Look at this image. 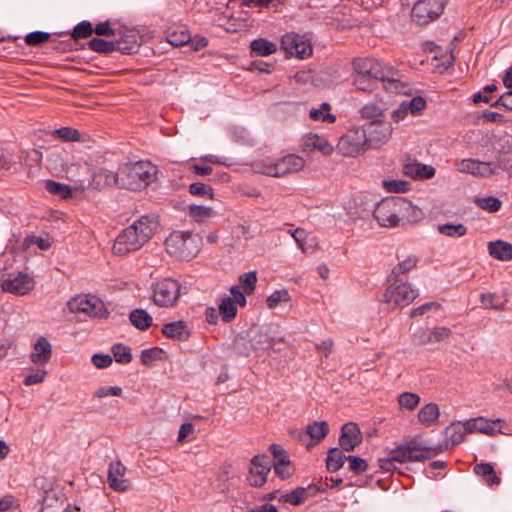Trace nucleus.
<instances>
[{
    "label": "nucleus",
    "instance_id": "f257e3e1",
    "mask_svg": "<svg viewBox=\"0 0 512 512\" xmlns=\"http://www.w3.org/2000/svg\"><path fill=\"white\" fill-rule=\"evenodd\" d=\"M418 212L416 207L403 197H387L377 203L373 215L380 226L395 228L415 221Z\"/></svg>",
    "mask_w": 512,
    "mask_h": 512
},
{
    "label": "nucleus",
    "instance_id": "f03ea898",
    "mask_svg": "<svg viewBox=\"0 0 512 512\" xmlns=\"http://www.w3.org/2000/svg\"><path fill=\"white\" fill-rule=\"evenodd\" d=\"M157 227L158 221L155 217L141 216L118 235L112 248L113 252L117 255H126L140 249L149 241Z\"/></svg>",
    "mask_w": 512,
    "mask_h": 512
},
{
    "label": "nucleus",
    "instance_id": "7ed1b4c3",
    "mask_svg": "<svg viewBox=\"0 0 512 512\" xmlns=\"http://www.w3.org/2000/svg\"><path fill=\"white\" fill-rule=\"evenodd\" d=\"M356 76H363L375 81H381L385 90L395 93L404 92L406 85L399 72L389 66H383L377 60L368 57H359L353 61Z\"/></svg>",
    "mask_w": 512,
    "mask_h": 512
},
{
    "label": "nucleus",
    "instance_id": "20e7f679",
    "mask_svg": "<svg viewBox=\"0 0 512 512\" xmlns=\"http://www.w3.org/2000/svg\"><path fill=\"white\" fill-rule=\"evenodd\" d=\"M441 450V447L423 446L416 439H413L390 450L386 457L380 458L379 467L386 472L394 471L397 468L396 463L424 461L437 455Z\"/></svg>",
    "mask_w": 512,
    "mask_h": 512
},
{
    "label": "nucleus",
    "instance_id": "39448f33",
    "mask_svg": "<svg viewBox=\"0 0 512 512\" xmlns=\"http://www.w3.org/2000/svg\"><path fill=\"white\" fill-rule=\"evenodd\" d=\"M156 174V166L147 161L124 164L119 167L120 188L141 190L154 181Z\"/></svg>",
    "mask_w": 512,
    "mask_h": 512
},
{
    "label": "nucleus",
    "instance_id": "423d86ee",
    "mask_svg": "<svg viewBox=\"0 0 512 512\" xmlns=\"http://www.w3.org/2000/svg\"><path fill=\"white\" fill-rule=\"evenodd\" d=\"M201 245L202 238L199 234L185 231H174L165 240L167 252L186 261L199 253Z\"/></svg>",
    "mask_w": 512,
    "mask_h": 512
},
{
    "label": "nucleus",
    "instance_id": "0eeeda50",
    "mask_svg": "<svg viewBox=\"0 0 512 512\" xmlns=\"http://www.w3.org/2000/svg\"><path fill=\"white\" fill-rule=\"evenodd\" d=\"M305 166V160L295 154H288L276 160L265 159L254 164L256 172L270 177H284L297 173Z\"/></svg>",
    "mask_w": 512,
    "mask_h": 512
},
{
    "label": "nucleus",
    "instance_id": "6e6552de",
    "mask_svg": "<svg viewBox=\"0 0 512 512\" xmlns=\"http://www.w3.org/2000/svg\"><path fill=\"white\" fill-rule=\"evenodd\" d=\"M390 285L382 295V302L389 309H397L408 306L416 297L417 291L411 284L402 282V280L389 278Z\"/></svg>",
    "mask_w": 512,
    "mask_h": 512
},
{
    "label": "nucleus",
    "instance_id": "1a4fd4ad",
    "mask_svg": "<svg viewBox=\"0 0 512 512\" xmlns=\"http://www.w3.org/2000/svg\"><path fill=\"white\" fill-rule=\"evenodd\" d=\"M336 148L345 157H356L370 150L363 126L348 130L339 138Z\"/></svg>",
    "mask_w": 512,
    "mask_h": 512
},
{
    "label": "nucleus",
    "instance_id": "9d476101",
    "mask_svg": "<svg viewBox=\"0 0 512 512\" xmlns=\"http://www.w3.org/2000/svg\"><path fill=\"white\" fill-rule=\"evenodd\" d=\"M445 5L446 0H418L412 8V20L427 25L443 13Z\"/></svg>",
    "mask_w": 512,
    "mask_h": 512
},
{
    "label": "nucleus",
    "instance_id": "9b49d317",
    "mask_svg": "<svg viewBox=\"0 0 512 512\" xmlns=\"http://www.w3.org/2000/svg\"><path fill=\"white\" fill-rule=\"evenodd\" d=\"M73 313H84L90 317H105L107 311L101 299L94 295H78L68 302Z\"/></svg>",
    "mask_w": 512,
    "mask_h": 512
},
{
    "label": "nucleus",
    "instance_id": "f8f14e48",
    "mask_svg": "<svg viewBox=\"0 0 512 512\" xmlns=\"http://www.w3.org/2000/svg\"><path fill=\"white\" fill-rule=\"evenodd\" d=\"M181 285L174 279H164L155 284L153 288V300L159 307L174 306L180 296Z\"/></svg>",
    "mask_w": 512,
    "mask_h": 512
},
{
    "label": "nucleus",
    "instance_id": "ddd939ff",
    "mask_svg": "<svg viewBox=\"0 0 512 512\" xmlns=\"http://www.w3.org/2000/svg\"><path fill=\"white\" fill-rule=\"evenodd\" d=\"M369 149H378L386 144L393 132L389 121L375 120L363 125Z\"/></svg>",
    "mask_w": 512,
    "mask_h": 512
},
{
    "label": "nucleus",
    "instance_id": "4468645a",
    "mask_svg": "<svg viewBox=\"0 0 512 512\" xmlns=\"http://www.w3.org/2000/svg\"><path fill=\"white\" fill-rule=\"evenodd\" d=\"M0 286L3 292L24 296L34 289L35 281L28 273L18 271L8 274Z\"/></svg>",
    "mask_w": 512,
    "mask_h": 512
},
{
    "label": "nucleus",
    "instance_id": "2eb2a0df",
    "mask_svg": "<svg viewBox=\"0 0 512 512\" xmlns=\"http://www.w3.org/2000/svg\"><path fill=\"white\" fill-rule=\"evenodd\" d=\"M460 173H467L478 178H488L497 173V166L492 162L479 161L477 159H463L456 165Z\"/></svg>",
    "mask_w": 512,
    "mask_h": 512
},
{
    "label": "nucleus",
    "instance_id": "dca6fc26",
    "mask_svg": "<svg viewBox=\"0 0 512 512\" xmlns=\"http://www.w3.org/2000/svg\"><path fill=\"white\" fill-rule=\"evenodd\" d=\"M282 48L290 55L306 58L312 54V46L303 36L296 33H286L281 39Z\"/></svg>",
    "mask_w": 512,
    "mask_h": 512
},
{
    "label": "nucleus",
    "instance_id": "f3484780",
    "mask_svg": "<svg viewBox=\"0 0 512 512\" xmlns=\"http://www.w3.org/2000/svg\"><path fill=\"white\" fill-rule=\"evenodd\" d=\"M271 470V461L268 456H254L250 463L247 480L253 487H262Z\"/></svg>",
    "mask_w": 512,
    "mask_h": 512
},
{
    "label": "nucleus",
    "instance_id": "a211bd4d",
    "mask_svg": "<svg viewBox=\"0 0 512 512\" xmlns=\"http://www.w3.org/2000/svg\"><path fill=\"white\" fill-rule=\"evenodd\" d=\"M467 422L468 433H482L487 436H496L501 431V423L504 420L498 418L496 420L486 419L484 417H476L469 419Z\"/></svg>",
    "mask_w": 512,
    "mask_h": 512
},
{
    "label": "nucleus",
    "instance_id": "6ab92c4d",
    "mask_svg": "<svg viewBox=\"0 0 512 512\" xmlns=\"http://www.w3.org/2000/svg\"><path fill=\"white\" fill-rule=\"evenodd\" d=\"M126 467L120 461L111 462L108 468V484L111 489L117 492L127 491L131 484L125 478Z\"/></svg>",
    "mask_w": 512,
    "mask_h": 512
},
{
    "label": "nucleus",
    "instance_id": "aec40b11",
    "mask_svg": "<svg viewBox=\"0 0 512 512\" xmlns=\"http://www.w3.org/2000/svg\"><path fill=\"white\" fill-rule=\"evenodd\" d=\"M403 174L414 180L430 179L435 175V168L418 162L415 159L407 158L402 167Z\"/></svg>",
    "mask_w": 512,
    "mask_h": 512
},
{
    "label": "nucleus",
    "instance_id": "412c9836",
    "mask_svg": "<svg viewBox=\"0 0 512 512\" xmlns=\"http://www.w3.org/2000/svg\"><path fill=\"white\" fill-rule=\"evenodd\" d=\"M426 107L424 98L417 96L411 100L403 101L397 109L392 113V119L395 122L404 120L408 114L413 116L419 115Z\"/></svg>",
    "mask_w": 512,
    "mask_h": 512
},
{
    "label": "nucleus",
    "instance_id": "4be33fe9",
    "mask_svg": "<svg viewBox=\"0 0 512 512\" xmlns=\"http://www.w3.org/2000/svg\"><path fill=\"white\" fill-rule=\"evenodd\" d=\"M52 357V346L44 337L40 336L33 344L30 361L37 366L46 365Z\"/></svg>",
    "mask_w": 512,
    "mask_h": 512
},
{
    "label": "nucleus",
    "instance_id": "5701e85b",
    "mask_svg": "<svg viewBox=\"0 0 512 512\" xmlns=\"http://www.w3.org/2000/svg\"><path fill=\"white\" fill-rule=\"evenodd\" d=\"M469 434L467 430V422H456L451 423L446 429H445V443L444 446L439 445L438 447H441V451L447 450L449 448H452L461 442H463L465 435Z\"/></svg>",
    "mask_w": 512,
    "mask_h": 512
},
{
    "label": "nucleus",
    "instance_id": "b1692460",
    "mask_svg": "<svg viewBox=\"0 0 512 512\" xmlns=\"http://www.w3.org/2000/svg\"><path fill=\"white\" fill-rule=\"evenodd\" d=\"M361 440L360 430L355 423H346L342 426L339 444L344 451H353Z\"/></svg>",
    "mask_w": 512,
    "mask_h": 512
},
{
    "label": "nucleus",
    "instance_id": "393cba45",
    "mask_svg": "<svg viewBox=\"0 0 512 512\" xmlns=\"http://www.w3.org/2000/svg\"><path fill=\"white\" fill-rule=\"evenodd\" d=\"M303 149L305 151L317 150L323 155H330L334 150V146L325 136L316 133H308L303 138Z\"/></svg>",
    "mask_w": 512,
    "mask_h": 512
},
{
    "label": "nucleus",
    "instance_id": "a878e982",
    "mask_svg": "<svg viewBox=\"0 0 512 512\" xmlns=\"http://www.w3.org/2000/svg\"><path fill=\"white\" fill-rule=\"evenodd\" d=\"M440 410L436 403H428L420 408L418 421L425 427H431L439 422Z\"/></svg>",
    "mask_w": 512,
    "mask_h": 512
},
{
    "label": "nucleus",
    "instance_id": "bb28decb",
    "mask_svg": "<svg viewBox=\"0 0 512 512\" xmlns=\"http://www.w3.org/2000/svg\"><path fill=\"white\" fill-rule=\"evenodd\" d=\"M162 333L173 340H186L188 339L190 332L187 324L184 321H175L167 323L162 328Z\"/></svg>",
    "mask_w": 512,
    "mask_h": 512
},
{
    "label": "nucleus",
    "instance_id": "cd10ccee",
    "mask_svg": "<svg viewBox=\"0 0 512 512\" xmlns=\"http://www.w3.org/2000/svg\"><path fill=\"white\" fill-rule=\"evenodd\" d=\"M490 256L500 261H509L512 259V245L508 242L497 240L488 243Z\"/></svg>",
    "mask_w": 512,
    "mask_h": 512
},
{
    "label": "nucleus",
    "instance_id": "c85d7f7f",
    "mask_svg": "<svg viewBox=\"0 0 512 512\" xmlns=\"http://www.w3.org/2000/svg\"><path fill=\"white\" fill-rule=\"evenodd\" d=\"M187 215L197 223H206L214 218L217 213L211 207L202 205H189L187 207Z\"/></svg>",
    "mask_w": 512,
    "mask_h": 512
},
{
    "label": "nucleus",
    "instance_id": "c756f323",
    "mask_svg": "<svg viewBox=\"0 0 512 512\" xmlns=\"http://www.w3.org/2000/svg\"><path fill=\"white\" fill-rule=\"evenodd\" d=\"M452 331L447 327H434L424 332L420 337L421 344H432L449 339Z\"/></svg>",
    "mask_w": 512,
    "mask_h": 512
},
{
    "label": "nucleus",
    "instance_id": "7c9ffc66",
    "mask_svg": "<svg viewBox=\"0 0 512 512\" xmlns=\"http://www.w3.org/2000/svg\"><path fill=\"white\" fill-rule=\"evenodd\" d=\"M418 262L419 259L415 255H410L406 257L404 260L400 261L397 265L393 267L389 278L402 280L401 277L406 275L412 269H414L417 266Z\"/></svg>",
    "mask_w": 512,
    "mask_h": 512
},
{
    "label": "nucleus",
    "instance_id": "2f4dec72",
    "mask_svg": "<svg viewBox=\"0 0 512 512\" xmlns=\"http://www.w3.org/2000/svg\"><path fill=\"white\" fill-rule=\"evenodd\" d=\"M331 105L323 102L319 107H313L309 111V117L313 121H321L326 123H334L336 116L330 113Z\"/></svg>",
    "mask_w": 512,
    "mask_h": 512
},
{
    "label": "nucleus",
    "instance_id": "473e14b6",
    "mask_svg": "<svg viewBox=\"0 0 512 512\" xmlns=\"http://www.w3.org/2000/svg\"><path fill=\"white\" fill-rule=\"evenodd\" d=\"M252 56H269L276 52L277 46L264 38L253 40L250 44Z\"/></svg>",
    "mask_w": 512,
    "mask_h": 512
},
{
    "label": "nucleus",
    "instance_id": "72a5a7b5",
    "mask_svg": "<svg viewBox=\"0 0 512 512\" xmlns=\"http://www.w3.org/2000/svg\"><path fill=\"white\" fill-rule=\"evenodd\" d=\"M93 181L98 187L112 185L120 187L119 169L117 172L101 169L94 175Z\"/></svg>",
    "mask_w": 512,
    "mask_h": 512
},
{
    "label": "nucleus",
    "instance_id": "f704fd0d",
    "mask_svg": "<svg viewBox=\"0 0 512 512\" xmlns=\"http://www.w3.org/2000/svg\"><path fill=\"white\" fill-rule=\"evenodd\" d=\"M474 472L481 476L489 486L498 485L500 477L496 475L493 466L489 463H479L474 466Z\"/></svg>",
    "mask_w": 512,
    "mask_h": 512
},
{
    "label": "nucleus",
    "instance_id": "c9c22d12",
    "mask_svg": "<svg viewBox=\"0 0 512 512\" xmlns=\"http://www.w3.org/2000/svg\"><path fill=\"white\" fill-rule=\"evenodd\" d=\"M274 345L268 331L258 330L251 336V348L254 352L265 350Z\"/></svg>",
    "mask_w": 512,
    "mask_h": 512
},
{
    "label": "nucleus",
    "instance_id": "e433bc0d",
    "mask_svg": "<svg viewBox=\"0 0 512 512\" xmlns=\"http://www.w3.org/2000/svg\"><path fill=\"white\" fill-rule=\"evenodd\" d=\"M309 497L308 489L304 487H297L289 493L281 494L279 502L289 503L291 505H300Z\"/></svg>",
    "mask_w": 512,
    "mask_h": 512
},
{
    "label": "nucleus",
    "instance_id": "4c0bfd02",
    "mask_svg": "<svg viewBox=\"0 0 512 512\" xmlns=\"http://www.w3.org/2000/svg\"><path fill=\"white\" fill-rule=\"evenodd\" d=\"M44 188L52 195L58 196L61 199H68L72 196V188L66 184H62L53 180H46Z\"/></svg>",
    "mask_w": 512,
    "mask_h": 512
},
{
    "label": "nucleus",
    "instance_id": "58836bf2",
    "mask_svg": "<svg viewBox=\"0 0 512 512\" xmlns=\"http://www.w3.org/2000/svg\"><path fill=\"white\" fill-rule=\"evenodd\" d=\"M131 323L139 330H146L152 325V317L143 309H135L130 315Z\"/></svg>",
    "mask_w": 512,
    "mask_h": 512
},
{
    "label": "nucleus",
    "instance_id": "ea45409f",
    "mask_svg": "<svg viewBox=\"0 0 512 512\" xmlns=\"http://www.w3.org/2000/svg\"><path fill=\"white\" fill-rule=\"evenodd\" d=\"M347 461L345 454L338 448H332L328 452L326 465L327 469L335 472L338 471Z\"/></svg>",
    "mask_w": 512,
    "mask_h": 512
},
{
    "label": "nucleus",
    "instance_id": "a19ab883",
    "mask_svg": "<svg viewBox=\"0 0 512 512\" xmlns=\"http://www.w3.org/2000/svg\"><path fill=\"white\" fill-rule=\"evenodd\" d=\"M219 314L226 323L231 322L236 317L237 305L232 301V298L226 297L222 299L219 304Z\"/></svg>",
    "mask_w": 512,
    "mask_h": 512
},
{
    "label": "nucleus",
    "instance_id": "79ce46f5",
    "mask_svg": "<svg viewBox=\"0 0 512 512\" xmlns=\"http://www.w3.org/2000/svg\"><path fill=\"white\" fill-rule=\"evenodd\" d=\"M329 432V425L326 421L314 422L307 426L306 433L315 440V443H319Z\"/></svg>",
    "mask_w": 512,
    "mask_h": 512
},
{
    "label": "nucleus",
    "instance_id": "37998d69",
    "mask_svg": "<svg viewBox=\"0 0 512 512\" xmlns=\"http://www.w3.org/2000/svg\"><path fill=\"white\" fill-rule=\"evenodd\" d=\"M397 403L401 409L413 411L420 403V396L413 392H403L398 395Z\"/></svg>",
    "mask_w": 512,
    "mask_h": 512
},
{
    "label": "nucleus",
    "instance_id": "c03bdc74",
    "mask_svg": "<svg viewBox=\"0 0 512 512\" xmlns=\"http://www.w3.org/2000/svg\"><path fill=\"white\" fill-rule=\"evenodd\" d=\"M437 230L440 234L451 238H459L467 233V227L463 224H440Z\"/></svg>",
    "mask_w": 512,
    "mask_h": 512
},
{
    "label": "nucleus",
    "instance_id": "a18cd8bd",
    "mask_svg": "<svg viewBox=\"0 0 512 512\" xmlns=\"http://www.w3.org/2000/svg\"><path fill=\"white\" fill-rule=\"evenodd\" d=\"M497 169L507 171L512 176V146L503 147L497 155Z\"/></svg>",
    "mask_w": 512,
    "mask_h": 512
},
{
    "label": "nucleus",
    "instance_id": "49530a36",
    "mask_svg": "<svg viewBox=\"0 0 512 512\" xmlns=\"http://www.w3.org/2000/svg\"><path fill=\"white\" fill-rule=\"evenodd\" d=\"M88 47H89V49H91L94 52L105 53V54H108V53H111V52L117 50L116 43L106 41L101 38L91 39L88 43Z\"/></svg>",
    "mask_w": 512,
    "mask_h": 512
},
{
    "label": "nucleus",
    "instance_id": "de8ad7c7",
    "mask_svg": "<svg viewBox=\"0 0 512 512\" xmlns=\"http://www.w3.org/2000/svg\"><path fill=\"white\" fill-rule=\"evenodd\" d=\"M475 203L477 204L478 207L489 213L497 212L502 206V202L494 196L477 198L475 200Z\"/></svg>",
    "mask_w": 512,
    "mask_h": 512
},
{
    "label": "nucleus",
    "instance_id": "09e8293b",
    "mask_svg": "<svg viewBox=\"0 0 512 512\" xmlns=\"http://www.w3.org/2000/svg\"><path fill=\"white\" fill-rule=\"evenodd\" d=\"M383 187L391 193H405L410 189V183L405 180L390 179L383 181Z\"/></svg>",
    "mask_w": 512,
    "mask_h": 512
},
{
    "label": "nucleus",
    "instance_id": "8fccbe9b",
    "mask_svg": "<svg viewBox=\"0 0 512 512\" xmlns=\"http://www.w3.org/2000/svg\"><path fill=\"white\" fill-rule=\"evenodd\" d=\"M113 357L116 362L127 364L132 360L130 348L123 344H115L112 347Z\"/></svg>",
    "mask_w": 512,
    "mask_h": 512
},
{
    "label": "nucleus",
    "instance_id": "3c124183",
    "mask_svg": "<svg viewBox=\"0 0 512 512\" xmlns=\"http://www.w3.org/2000/svg\"><path fill=\"white\" fill-rule=\"evenodd\" d=\"M384 107L378 103L371 102L364 105L360 110V115L364 119H375L382 115Z\"/></svg>",
    "mask_w": 512,
    "mask_h": 512
},
{
    "label": "nucleus",
    "instance_id": "603ef678",
    "mask_svg": "<svg viewBox=\"0 0 512 512\" xmlns=\"http://www.w3.org/2000/svg\"><path fill=\"white\" fill-rule=\"evenodd\" d=\"M117 50L124 54H131L138 48V42L135 35L126 36L116 42Z\"/></svg>",
    "mask_w": 512,
    "mask_h": 512
},
{
    "label": "nucleus",
    "instance_id": "864d4df0",
    "mask_svg": "<svg viewBox=\"0 0 512 512\" xmlns=\"http://www.w3.org/2000/svg\"><path fill=\"white\" fill-rule=\"evenodd\" d=\"M93 33V26L91 22L84 20L78 23L72 32V38L75 40L83 39L91 36Z\"/></svg>",
    "mask_w": 512,
    "mask_h": 512
},
{
    "label": "nucleus",
    "instance_id": "5fc2aeb1",
    "mask_svg": "<svg viewBox=\"0 0 512 512\" xmlns=\"http://www.w3.org/2000/svg\"><path fill=\"white\" fill-rule=\"evenodd\" d=\"M480 302L485 309L503 310L504 303L499 301L493 293H483L480 296Z\"/></svg>",
    "mask_w": 512,
    "mask_h": 512
},
{
    "label": "nucleus",
    "instance_id": "6e6d98bb",
    "mask_svg": "<svg viewBox=\"0 0 512 512\" xmlns=\"http://www.w3.org/2000/svg\"><path fill=\"white\" fill-rule=\"evenodd\" d=\"M290 295L287 290H276L270 296H268L266 302L270 309L276 308L281 302H288Z\"/></svg>",
    "mask_w": 512,
    "mask_h": 512
},
{
    "label": "nucleus",
    "instance_id": "4d7b16f0",
    "mask_svg": "<svg viewBox=\"0 0 512 512\" xmlns=\"http://www.w3.org/2000/svg\"><path fill=\"white\" fill-rule=\"evenodd\" d=\"M52 135L63 141H78L80 139V133L71 127L56 129L52 132Z\"/></svg>",
    "mask_w": 512,
    "mask_h": 512
},
{
    "label": "nucleus",
    "instance_id": "13d9d810",
    "mask_svg": "<svg viewBox=\"0 0 512 512\" xmlns=\"http://www.w3.org/2000/svg\"><path fill=\"white\" fill-rule=\"evenodd\" d=\"M239 281L241 283L243 291L246 294L252 293L255 289L257 282L256 272L251 271L243 274L242 276H240Z\"/></svg>",
    "mask_w": 512,
    "mask_h": 512
},
{
    "label": "nucleus",
    "instance_id": "bf43d9fd",
    "mask_svg": "<svg viewBox=\"0 0 512 512\" xmlns=\"http://www.w3.org/2000/svg\"><path fill=\"white\" fill-rule=\"evenodd\" d=\"M234 349L239 355L249 356L253 351L251 348V338L247 339L244 336H237L234 340Z\"/></svg>",
    "mask_w": 512,
    "mask_h": 512
},
{
    "label": "nucleus",
    "instance_id": "052dcab7",
    "mask_svg": "<svg viewBox=\"0 0 512 512\" xmlns=\"http://www.w3.org/2000/svg\"><path fill=\"white\" fill-rule=\"evenodd\" d=\"M50 38V34L47 32L42 31H35L27 34L25 36V43L29 46H38L46 41H48Z\"/></svg>",
    "mask_w": 512,
    "mask_h": 512
},
{
    "label": "nucleus",
    "instance_id": "680f3d73",
    "mask_svg": "<svg viewBox=\"0 0 512 512\" xmlns=\"http://www.w3.org/2000/svg\"><path fill=\"white\" fill-rule=\"evenodd\" d=\"M189 192L195 196H208L209 198H213L212 187L201 182L192 183L189 186Z\"/></svg>",
    "mask_w": 512,
    "mask_h": 512
},
{
    "label": "nucleus",
    "instance_id": "e2e57ef3",
    "mask_svg": "<svg viewBox=\"0 0 512 512\" xmlns=\"http://www.w3.org/2000/svg\"><path fill=\"white\" fill-rule=\"evenodd\" d=\"M347 462L349 464V469L356 474L363 473V472L367 471V469H368V464H367L366 460H364L360 457L348 456Z\"/></svg>",
    "mask_w": 512,
    "mask_h": 512
},
{
    "label": "nucleus",
    "instance_id": "0e129e2a",
    "mask_svg": "<svg viewBox=\"0 0 512 512\" xmlns=\"http://www.w3.org/2000/svg\"><path fill=\"white\" fill-rule=\"evenodd\" d=\"M167 40L173 46H181L190 41V34L186 31H174L167 35Z\"/></svg>",
    "mask_w": 512,
    "mask_h": 512
},
{
    "label": "nucleus",
    "instance_id": "69168bd1",
    "mask_svg": "<svg viewBox=\"0 0 512 512\" xmlns=\"http://www.w3.org/2000/svg\"><path fill=\"white\" fill-rule=\"evenodd\" d=\"M161 353L162 350L157 347L143 350L141 353L142 364L147 366L152 365L153 362L159 358Z\"/></svg>",
    "mask_w": 512,
    "mask_h": 512
},
{
    "label": "nucleus",
    "instance_id": "338daca9",
    "mask_svg": "<svg viewBox=\"0 0 512 512\" xmlns=\"http://www.w3.org/2000/svg\"><path fill=\"white\" fill-rule=\"evenodd\" d=\"M274 471L282 479L289 477L292 473L290 462L287 458H281L274 464Z\"/></svg>",
    "mask_w": 512,
    "mask_h": 512
},
{
    "label": "nucleus",
    "instance_id": "774afa93",
    "mask_svg": "<svg viewBox=\"0 0 512 512\" xmlns=\"http://www.w3.org/2000/svg\"><path fill=\"white\" fill-rule=\"evenodd\" d=\"M377 81L363 76H356L353 79V85L360 91H372Z\"/></svg>",
    "mask_w": 512,
    "mask_h": 512
}]
</instances>
